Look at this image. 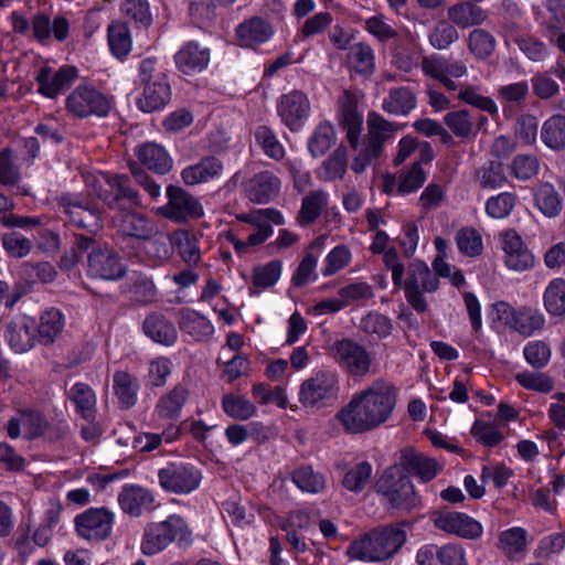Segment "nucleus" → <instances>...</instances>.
I'll return each mask as SVG.
<instances>
[{
	"label": "nucleus",
	"mask_w": 565,
	"mask_h": 565,
	"mask_svg": "<svg viewBox=\"0 0 565 565\" xmlns=\"http://www.w3.org/2000/svg\"><path fill=\"white\" fill-rule=\"evenodd\" d=\"M70 32V23L63 15H56L53 22L47 15L38 14V41L44 42L50 39L51 33L58 42L67 39Z\"/></svg>",
	"instance_id": "50"
},
{
	"label": "nucleus",
	"mask_w": 565,
	"mask_h": 565,
	"mask_svg": "<svg viewBox=\"0 0 565 565\" xmlns=\"http://www.w3.org/2000/svg\"><path fill=\"white\" fill-rule=\"evenodd\" d=\"M398 467L404 473L415 476L423 482L433 480L441 469L434 458L427 457L412 448L401 451Z\"/></svg>",
	"instance_id": "22"
},
{
	"label": "nucleus",
	"mask_w": 565,
	"mask_h": 565,
	"mask_svg": "<svg viewBox=\"0 0 565 565\" xmlns=\"http://www.w3.org/2000/svg\"><path fill=\"white\" fill-rule=\"evenodd\" d=\"M310 110V102L306 94L292 90L280 97L277 111L281 121L290 129H299Z\"/></svg>",
	"instance_id": "19"
},
{
	"label": "nucleus",
	"mask_w": 565,
	"mask_h": 565,
	"mask_svg": "<svg viewBox=\"0 0 565 565\" xmlns=\"http://www.w3.org/2000/svg\"><path fill=\"white\" fill-rule=\"evenodd\" d=\"M78 77L75 66L65 65L53 72L50 67H42L38 73V93L55 98L61 92L68 88Z\"/></svg>",
	"instance_id": "20"
},
{
	"label": "nucleus",
	"mask_w": 565,
	"mask_h": 565,
	"mask_svg": "<svg viewBox=\"0 0 565 565\" xmlns=\"http://www.w3.org/2000/svg\"><path fill=\"white\" fill-rule=\"evenodd\" d=\"M443 124L456 138L462 141L473 139L479 130L471 113L465 108L450 110L445 114Z\"/></svg>",
	"instance_id": "34"
},
{
	"label": "nucleus",
	"mask_w": 565,
	"mask_h": 565,
	"mask_svg": "<svg viewBox=\"0 0 565 565\" xmlns=\"http://www.w3.org/2000/svg\"><path fill=\"white\" fill-rule=\"evenodd\" d=\"M125 266L113 249L98 248L88 255L87 274L103 280H117L124 277Z\"/></svg>",
	"instance_id": "18"
},
{
	"label": "nucleus",
	"mask_w": 565,
	"mask_h": 565,
	"mask_svg": "<svg viewBox=\"0 0 565 565\" xmlns=\"http://www.w3.org/2000/svg\"><path fill=\"white\" fill-rule=\"evenodd\" d=\"M533 94L542 99H551L559 94V84L552 77L551 71L537 72L531 78Z\"/></svg>",
	"instance_id": "63"
},
{
	"label": "nucleus",
	"mask_w": 565,
	"mask_h": 565,
	"mask_svg": "<svg viewBox=\"0 0 565 565\" xmlns=\"http://www.w3.org/2000/svg\"><path fill=\"white\" fill-rule=\"evenodd\" d=\"M64 326L65 319L60 309H45L38 322V342L45 345L53 343L62 333Z\"/></svg>",
	"instance_id": "38"
},
{
	"label": "nucleus",
	"mask_w": 565,
	"mask_h": 565,
	"mask_svg": "<svg viewBox=\"0 0 565 565\" xmlns=\"http://www.w3.org/2000/svg\"><path fill=\"white\" fill-rule=\"evenodd\" d=\"M107 33L111 53L119 58L127 56L132 47L130 30L127 23L114 21L108 25Z\"/></svg>",
	"instance_id": "49"
},
{
	"label": "nucleus",
	"mask_w": 565,
	"mask_h": 565,
	"mask_svg": "<svg viewBox=\"0 0 565 565\" xmlns=\"http://www.w3.org/2000/svg\"><path fill=\"white\" fill-rule=\"evenodd\" d=\"M328 355L347 374L354 377H364L372 365L371 353L366 348L352 339H339L329 344Z\"/></svg>",
	"instance_id": "6"
},
{
	"label": "nucleus",
	"mask_w": 565,
	"mask_h": 565,
	"mask_svg": "<svg viewBox=\"0 0 565 565\" xmlns=\"http://www.w3.org/2000/svg\"><path fill=\"white\" fill-rule=\"evenodd\" d=\"M114 394L122 408H130L137 402L138 380L126 371H116L113 376Z\"/></svg>",
	"instance_id": "45"
},
{
	"label": "nucleus",
	"mask_w": 565,
	"mask_h": 565,
	"mask_svg": "<svg viewBox=\"0 0 565 565\" xmlns=\"http://www.w3.org/2000/svg\"><path fill=\"white\" fill-rule=\"evenodd\" d=\"M103 178L107 188L104 189L99 185L96 189V194L109 209L125 210L124 200H127L130 205L140 204L138 192L129 185V178L127 175L115 174L110 177L103 174Z\"/></svg>",
	"instance_id": "17"
},
{
	"label": "nucleus",
	"mask_w": 565,
	"mask_h": 565,
	"mask_svg": "<svg viewBox=\"0 0 565 565\" xmlns=\"http://www.w3.org/2000/svg\"><path fill=\"white\" fill-rule=\"evenodd\" d=\"M347 62L353 72L369 77L375 71V54L373 49L364 42L354 43L348 50Z\"/></svg>",
	"instance_id": "39"
},
{
	"label": "nucleus",
	"mask_w": 565,
	"mask_h": 565,
	"mask_svg": "<svg viewBox=\"0 0 565 565\" xmlns=\"http://www.w3.org/2000/svg\"><path fill=\"white\" fill-rule=\"evenodd\" d=\"M236 34L242 45L253 46L268 41L273 35V28L262 18L254 17L241 23L236 28Z\"/></svg>",
	"instance_id": "36"
},
{
	"label": "nucleus",
	"mask_w": 565,
	"mask_h": 565,
	"mask_svg": "<svg viewBox=\"0 0 565 565\" xmlns=\"http://www.w3.org/2000/svg\"><path fill=\"white\" fill-rule=\"evenodd\" d=\"M131 299L140 305H149L157 300L158 290L152 279L146 275L134 276L129 287Z\"/></svg>",
	"instance_id": "60"
},
{
	"label": "nucleus",
	"mask_w": 565,
	"mask_h": 565,
	"mask_svg": "<svg viewBox=\"0 0 565 565\" xmlns=\"http://www.w3.org/2000/svg\"><path fill=\"white\" fill-rule=\"evenodd\" d=\"M113 225L118 233L142 241L153 235L157 226L148 217L126 210L118 211L113 217Z\"/></svg>",
	"instance_id": "23"
},
{
	"label": "nucleus",
	"mask_w": 565,
	"mask_h": 565,
	"mask_svg": "<svg viewBox=\"0 0 565 565\" xmlns=\"http://www.w3.org/2000/svg\"><path fill=\"white\" fill-rule=\"evenodd\" d=\"M62 512V504L58 499L50 498L44 504L43 521L41 526L38 529V546H44L49 543L52 529L60 521Z\"/></svg>",
	"instance_id": "53"
},
{
	"label": "nucleus",
	"mask_w": 565,
	"mask_h": 565,
	"mask_svg": "<svg viewBox=\"0 0 565 565\" xmlns=\"http://www.w3.org/2000/svg\"><path fill=\"white\" fill-rule=\"evenodd\" d=\"M396 403L395 387L377 380L362 392L355 393L337 414L335 419L348 434H363L384 424Z\"/></svg>",
	"instance_id": "2"
},
{
	"label": "nucleus",
	"mask_w": 565,
	"mask_h": 565,
	"mask_svg": "<svg viewBox=\"0 0 565 565\" xmlns=\"http://www.w3.org/2000/svg\"><path fill=\"white\" fill-rule=\"evenodd\" d=\"M34 320L25 315L17 316L9 324L7 340L17 353H24L34 344Z\"/></svg>",
	"instance_id": "29"
},
{
	"label": "nucleus",
	"mask_w": 565,
	"mask_h": 565,
	"mask_svg": "<svg viewBox=\"0 0 565 565\" xmlns=\"http://www.w3.org/2000/svg\"><path fill=\"white\" fill-rule=\"evenodd\" d=\"M143 332L152 341L162 345H172L178 338L175 327L163 315L152 312L143 321Z\"/></svg>",
	"instance_id": "32"
},
{
	"label": "nucleus",
	"mask_w": 565,
	"mask_h": 565,
	"mask_svg": "<svg viewBox=\"0 0 565 565\" xmlns=\"http://www.w3.org/2000/svg\"><path fill=\"white\" fill-rule=\"evenodd\" d=\"M544 306L548 313L553 316H562L565 313V279H552L543 296Z\"/></svg>",
	"instance_id": "55"
},
{
	"label": "nucleus",
	"mask_w": 565,
	"mask_h": 565,
	"mask_svg": "<svg viewBox=\"0 0 565 565\" xmlns=\"http://www.w3.org/2000/svg\"><path fill=\"white\" fill-rule=\"evenodd\" d=\"M455 239L459 252L467 257H477L483 252L482 236L472 226L458 230Z\"/></svg>",
	"instance_id": "54"
},
{
	"label": "nucleus",
	"mask_w": 565,
	"mask_h": 565,
	"mask_svg": "<svg viewBox=\"0 0 565 565\" xmlns=\"http://www.w3.org/2000/svg\"><path fill=\"white\" fill-rule=\"evenodd\" d=\"M63 212L70 222L90 233H96L103 227L100 211L88 195L66 194L58 200Z\"/></svg>",
	"instance_id": "10"
},
{
	"label": "nucleus",
	"mask_w": 565,
	"mask_h": 565,
	"mask_svg": "<svg viewBox=\"0 0 565 565\" xmlns=\"http://www.w3.org/2000/svg\"><path fill=\"white\" fill-rule=\"evenodd\" d=\"M543 143L554 151L565 149V110L546 119L541 128Z\"/></svg>",
	"instance_id": "43"
},
{
	"label": "nucleus",
	"mask_w": 565,
	"mask_h": 565,
	"mask_svg": "<svg viewBox=\"0 0 565 565\" xmlns=\"http://www.w3.org/2000/svg\"><path fill=\"white\" fill-rule=\"evenodd\" d=\"M475 179L480 189L490 190L502 188L508 182L504 167L499 161H490L488 164L480 167Z\"/></svg>",
	"instance_id": "52"
},
{
	"label": "nucleus",
	"mask_w": 565,
	"mask_h": 565,
	"mask_svg": "<svg viewBox=\"0 0 565 565\" xmlns=\"http://www.w3.org/2000/svg\"><path fill=\"white\" fill-rule=\"evenodd\" d=\"M167 198L168 203L159 209V213L169 220L181 222L203 215V209L198 199L180 186L169 185Z\"/></svg>",
	"instance_id": "15"
},
{
	"label": "nucleus",
	"mask_w": 565,
	"mask_h": 565,
	"mask_svg": "<svg viewBox=\"0 0 565 565\" xmlns=\"http://www.w3.org/2000/svg\"><path fill=\"white\" fill-rule=\"evenodd\" d=\"M143 252L153 265H161L170 259L173 254V245L170 236L154 227V234L143 239Z\"/></svg>",
	"instance_id": "42"
},
{
	"label": "nucleus",
	"mask_w": 565,
	"mask_h": 565,
	"mask_svg": "<svg viewBox=\"0 0 565 565\" xmlns=\"http://www.w3.org/2000/svg\"><path fill=\"white\" fill-rule=\"evenodd\" d=\"M501 236L504 263L508 268L515 271H523L534 265L533 254L515 231L509 230Z\"/></svg>",
	"instance_id": "21"
},
{
	"label": "nucleus",
	"mask_w": 565,
	"mask_h": 565,
	"mask_svg": "<svg viewBox=\"0 0 565 565\" xmlns=\"http://www.w3.org/2000/svg\"><path fill=\"white\" fill-rule=\"evenodd\" d=\"M339 390L335 371L318 370L300 384L298 399L305 408L319 409L334 401Z\"/></svg>",
	"instance_id": "5"
},
{
	"label": "nucleus",
	"mask_w": 565,
	"mask_h": 565,
	"mask_svg": "<svg viewBox=\"0 0 565 565\" xmlns=\"http://www.w3.org/2000/svg\"><path fill=\"white\" fill-rule=\"evenodd\" d=\"M115 514L106 508H89L76 515L74 523L77 534L87 540L100 542L111 535Z\"/></svg>",
	"instance_id": "13"
},
{
	"label": "nucleus",
	"mask_w": 565,
	"mask_h": 565,
	"mask_svg": "<svg viewBox=\"0 0 565 565\" xmlns=\"http://www.w3.org/2000/svg\"><path fill=\"white\" fill-rule=\"evenodd\" d=\"M328 205V194L319 189L303 196L297 221L301 226L312 224L318 220L322 210Z\"/></svg>",
	"instance_id": "46"
},
{
	"label": "nucleus",
	"mask_w": 565,
	"mask_h": 565,
	"mask_svg": "<svg viewBox=\"0 0 565 565\" xmlns=\"http://www.w3.org/2000/svg\"><path fill=\"white\" fill-rule=\"evenodd\" d=\"M493 310L500 321L524 337H530L544 324L543 316L531 308L516 310L505 301H498Z\"/></svg>",
	"instance_id": "14"
},
{
	"label": "nucleus",
	"mask_w": 565,
	"mask_h": 565,
	"mask_svg": "<svg viewBox=\"0 0 565 565\" xmlns=\"http://www.w3.org/2000/svg\"><path fill=\"white\" fill-rule=\"evenodd\" d=\"M515 203V194L502 192L487 200L486 212L492 218H505L512 213Z\"/></svg>",
	"instance_id": "64"
},
{
	"label": "nucleus",
	"mask_w": 565,
	"mask_h": 565,
	"mask_svg": "<svg viewBox=\"0 0 565 565\" xmlns=\"http://www.w3.org/2000/svg\"><path fill=\"white\" fill-rule=\"evenodd\" d=\"M447 15L450 22L462 29L479 25L488 18L486 10L469 1L449 7Z\"/></svg>",
	"instance_id": "35"
},
{
	"label": "nucleus",
	"mask_w": 565,
	"mask_h": 565,
	"mask_svg": "<svg viewBox=\"0 0 565 565\" xmlns=\"http://www.w3.org/2000/svg\"><path fill=\"white\" fill-rule=\"evenodd\" d=\"M348 167V156L344 146L340 145L323 162L320 177L324 181L342 179Z\"/></svg>",
	"instance_id": "57"
},
{
	"label": "nucleus",
	"mask_w": 565,
	"mask_h": 565,
	"mask_svg": "<svg viewBox=\"0 0 565 565\" xmlns=\"http://www.w3.org/2000/svg\"><path fill=\"white\" fill-rule=\"evenodd\" d=\"M67 398L74 404L77 414L86 419H95L96 416V395L93 388L86 384L78 382L74 384L67 392Z\"/></svg>",
	"instance_id": "40"
},
{
	"label": "nucleus",
	"mask_w": 565,
	"mask_h": 565,
	"mask_svg": "<svg viewBox=\"0 0 565 565\" xmlns=\"http://www.w3.org/2000/svg\"><path fill=\"white\" fill-rule=\"evenodd\" d=\"M189 397L190 390L188 385L179 383L159 397L154 412L161 419L177 420L181 416L182 408Z\"/></svg>",
	"instance_id": "28"
},
{
	"label": "nucleus",
	"mask_w": 565,
	"mask_h": 565,
	"mask_svg": "<svg viewBox=\"0 0 565 565\" xmlns=\"http://www.w3.org/2000/svg\"><path fill=\"white\" fill-rule=\"evenodd\" d=\"M375 489L395 509L409 510L415 505L414 486L398 466L387 468L376 481Z\"/></svg>",
	"instance_id": "7"
},
{
	"label": "nucleus",
	"mask_w": 565,
	"mask_h": 565,
	"mask_svg": "<svg viewBox=\"0 0 565 565\" xmlns=\"http://www.w3.org/2000/svg\"><path fill=\"white\" fill-rule=\"evenodd\" d=\"M159 484L168 492L188 494L196 490L202 475L189 463H168L158 471Z\"/></svg>",
	"instance_id": "12"
},
{
	"label": "nucleus",
	"mask_w": 565,
	"mask_h": 565,
	"mask_svg": "<svg viewBox=\"0 0 565 565\" xmlns=\"http://www.w3.org/2000/svg\"><path fill=\"white\" fill-rule=\"evenodd\" d=\"M459 33L450 21L440 20L428 33V41L436 50H446L458 41Z\"/></svg>",
	"instance_id": "59"
},
{
	"label": "nucleus",
	"mask_w": 565,
	"mask_h": 565,
	"mask_svg": "<svg viewBox=\"0 0 565 565\" xmlns=\"http://www.w3.org/2000/svg\"><path fill=\"white\" fill-rule=\"evenodd\" d=\"M527 532L523 527L514 526L502 531L498 539V548L512 561H520L526 551Z\"/></svg>",
	"instance_id": "37"
},
{
	"label": "nucleus",
	"mask_w": 565,
	"mask_h": 565,
	"mask_svg": "<svg viewBox=\"0 0 565 565\" xmlns=\"http://www.w3.org/2000/svg\"><path fill=\"white\" fill-rule=\"evenodd\" d=\"M535 206L546 217H556L563 209L562 196L548 182L540 183L533 191Z\"/></svg>",
	"instance_id": "41"
},
{
	"label": "nucleus",
	"mask_w": 565,
	"mask_h": 565,
	"mask_svg": "<svg viewBox=\"0 0 565 565\" xmlns=\"http://www.w3.org/2000/svg\"><path fill=\"white\" fill-rule=\"evenodd\" d=\"M407 539L399 523L375 529L361 540L354 541L348 548L350 558L364 562H382L393 557Z\"/></svg>",
	"instance_id": "3"
},
{
	"label": "nucleus",
	"mask_w": 565,
	"mask_h": 565,
	"mask_svg": "<svg viewBox=\"0 0 565 565\" xmlns=\"http://www.w3.org/2000/svg\"><path fill=\"white\" fill-rule=\"evenodd\" d=\"M158 79L143 85L142 94L137 100L138 108L143 113L162 110L171 99V88L167 75H160Z\"/></svg>",
	"instance_id": "26"
},
{
	"label": "nucleus",
	"mask_w": 565,
	"mask_h": 565,
	"mask_svg": "<svg viewBox=\"0 0 565 565\" xmlns=\"http://www.w3.org/2000/svg\"><path fill=\"white\" fill-rule=\"evenodd\" d=\"M222 408L227 416L238 420H247L257 413L256 406L244 395L225 394Z\"/></svg>",
	"instance_id": "51"
},
{
	"label": "nucleus",
	"mask_w": 565,
	"mask_h": 565,
	"mask_svg": "<svg viewBox=\"0 0 565 565\" xmlns=\"http://www.w3.org/2000/svg\"><path fill=\"white\" fill-rule=\"evenodd\" d=\"M222 171L223 164L221 160L209 156L202 158L198 163L183 169L181 177L185 184L195 185L217 178Z\"/></svg>",
	"instance_id": "31"
},
{
	"label": "nucleus",
	"mask_w": 565,
	"mask_h": 565,
	"mask_svg": "<svg viewBox=\"0 0 565 565\" xmlns=\"http://www.w3.org/2000/svg\"><path fill=\"white\" fill-rule=\"evenodd\" d=\"M335 141V131L329 121L318 125L309 139L308 148L313 157H321Z\"/></svg>",
	"instance_id": "56"
},
{
	"label": "nucleus",
	"mask_w": 565,
	"mask_h": 565,
	"mask_svg": "<svg viewBox=\"0 0 565 565\" xmlns=\"http://www.w3.org/2000/svg\"><path fill=\"white\" fill-rule=\"evenodd\" d=\"M420 67L426 76H429L441 83L448 90H456L458 85L451 77H462L467 74L468 68L462 61L447 58L437 54L424 56Z\"/></svg>",
	"instance_id": "16"
},
{
	"label": "nucleus",
	"mask_w": 565,
	"mask_h": 565,
	"mask_svg": "<svg viewBox=\"0 0 565 565\" xmlns=\"http://www.w3.org/2000/svg\"><path fill=\"white\" fill-rule=\"evenodd\" d=\"M189 544L191 542V531L185 521L177 514L170 515L162 522H152L145 529L141 552L145 555H154L171 543Z\"/></svg>",
	"instance_id": "4"
},
{
	"label": "nucleus",
	"mask_w": 565,
	"mask_h": 565,
	"mask_svg": "<svg viewBox=\"0 0 565 565\" xmlns=\"http://www.w3.org/2000/svg\"><path fill=\"white\" fill-rule=\"evenodd\" d=\"M372 466L367 461H361L347 471L343 477V487L352 492H361L370 482Z\"/></svg>",
	"instance_id": "61"
},
{
	"label": "nucleus",
	"mask_w": 565,
	"mask_h": 565,
	"mask_svg": "<svg viewBox=\"0 0 565 565\" xmlns=\"http://www.w3.org/2000/svg\"><path fill=\"white\" fill-rule=\"evenodd\" d=\"M407 278L402 284L405 290L407 302L417 312H425L428 309L424 292H434L439 287V279L431 273L424 262H413L407 269Z\"/></svg>",
	"instance_id": "9"
},
{
	"label": "nucleus",
	"mask_w": 565,
	"mask_h": 565,
	"mask_svg": "<svg viewBox=\"0 0 565 565\" xmlns=\"http://www.w3.org/2000/svg\"><path fill=\"white\" fill-rule=\"evenodd\" d=\"M468 47L478 60H484L494 52L495 39L483 29H475L468 36Z\"/></svg>",
	"instance_id": "62"
},
{
	"label": "nucleus",
	"mask_w": 565,
	"mask_h": 565,
	"mask_svg": "<svg viewBox=\"0 0 565 565\" xmlns=\"http://www.w3.org/2000/svg\"><path fill=\"white\" fill-rule=\"evenodd\" d=\"M65 107L77 118L106 117L111 109V99L93 85L79 84L66 97Z\"/></svg>",
	"instance_id": "8"
},
{
	"label": "nucleus",
	"mask_w": 565,
	"mask_h": 565,
	"mask_svg": "<svg viewBox=\"0 0 565 565\" xmlns=\"http://www.w3.org/2000/svg\"><path fill=\"white\" fill-rule=\"evenodd\" d=\"M426 174L420 166V163L415 162L412 164L409 169L406 171H403L399 174L398 183L396 185V189H394V184L392 183L388 185V183H385V192L386 193H393L395 192L398 195H405L409 194L412 192L417 191L425 182Z\"/></svg>",
	"instance_id": "48"
},
{
	"label": "nucleus",
	"mask_w": 565,
	"mask_h": 565,
	"mask_svg": "<svg viewBox=\"0 0 565 565\" xmlns=\"http://www.w3.org/2000/svg\"><path fill=\"white\" fill-rule=\"evenodd\" d=\"M417 97L409 86L391 87L382 100V109L388 115L405 117L416 108Z\"/></svg>",
	"instance_id": "30"
},
{
	"label": "nucleus",
	"mask_w": 565,
	"mask_h": 565,
	"mask_svg": "<svg viewBox=\"0 0 565 565\" xmlns=\"http://www.w3.org/2000/svg\"><path fill=\"white\" fill-rule=\"evenodd\" d=\"M280 184L279 178L273 172L262 171L246 182L245 192L252 202L265 204L279 194Z\"/></svg>",
	"instance_id": "24"
},
{
	"label": "nucleus",
	"mask_w": 565,
	"mask_h": 565,
	"mask_svg": "<svg viewBox=\"0 0 565 565\" xmlns=\"http://www.w3.org/2000/svg\"><path fill=\"white\" fill-rule=\"evenodd\" d=\"M140 163L156 173L164 174L172 168V159L158 143L146 142L136 149Z\"/></svg>",
	"instance_id": "33"
},
{
	"label": "nucleus",
	"mask_w": 565,
	"mask_h": 565,
	"mask_svg": "<svg viewBox=\"0 0 565 565\" xmlns=\"http://www.w3.org/2000/svg\"><path fill=\"white\" fill-rule=\"evenodd\" d=\"M291 479L294 483L305 492L318 493L326 487L324 477L313 471L310 466H302L292 472Z\"/></svg>",
	"instance_id": "58"
},
{
	"label": "nucleus",
	"mask_w": 565,
	"mask_h": 565,
	"mask_svg": "<svg viewBox=\"0 0 565 565\" xmlns=\"http://www.w3.org/2000/svg\"><path fill=\"white\" fill-rule=\"evenodd\" d=\"M175 66L183 74H192L205 70L210 63V50L201 47L196 42H186L174 55Z\"/></svg>",
	"instance_id": "27"
},
{
	"label": "nucleus",
	"mask_w": 565,
	"mask_h": 565,
	"mask_svg": "<svg viewBox=\"0 0 565 565\" xmlns=\"http://www.w3.org/2000/svg\"><path fill=\"white\" fill-rule=\"evenodd\" d=\"M121 510L130 516H140L145 511L153 509V493L140 486H125L118 494Z\"/></svg>",
	"instance_id": "25"
},
{
	"label": "nucleus",
	"mask_w": 565,
	"mask_h": 565,
	"mask_svg": "<svg viewBox=\"0 0 565 565\" xmlns=\"http://www.w3.org/2000/svg\"><path fill=\"white\" fill-rule=\"evenodd\" d=\"M339 124L345 131V139L355 152L351 169L362 173L366 167L381 156L384 143L391 139L402 126L385 119L376 111H370L366 118V139L361 141L363 117L358 110V97L350 90H343L338 99Z\"/></svg>",
	"instance_id": "1"
},
{
	"label": "nucleus",
	"mask_w": 565,
	"mask_h": 565,
	"mask_svg": "<svg viewBox=\"0 0 565 565\" xmlns=\"http://www.w3.org/2000/svg\"><path fill=\"white\" fill-rule=\"evenodd\" d=\"M430 520L439 531L461 539L477 540L483 533L481 523L463 512L437 510L430 514Z\"/></svg>",
	"instance_id": "11"
},
{
	"label": "nucleus",
	"mask_w": 565,
	"mask_h": 565,
	"mask_svg": "<svg viewBox=\"0 0 565 565\" xmlns=\"http://www.w3.org/2000/svg\"><path fill=\"white\" fill-rule=\"evenodd\" d=\"M359 330L373 340H382L391 335L392 320L379 311H370L363 316L359 323Z\"/></svg>",
	"instance_id": "47"
},
{
	"label": "nucleus",
	"mask_w": 565,
	"mask_h": 565,
	"mask_svg": "<svg viewBox=\"0 0 565 565\" xmlns=\"http://www.w3.org/2000/svg\"><path fill=\"white\" fill-rule=\"evenodd\" d=\"M180 329L194 340L201 341L210 338L214 328L210 320L192 309H183L179 321Z\"/></svg>",
	"instance_id": "44"
}]
</instances>
